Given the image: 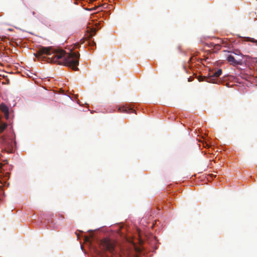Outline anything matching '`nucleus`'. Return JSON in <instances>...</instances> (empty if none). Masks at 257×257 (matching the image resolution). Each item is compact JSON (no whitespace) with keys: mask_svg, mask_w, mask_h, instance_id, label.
<instances>
[{"mask_svg":"<svg viewBox=\"0 0 257 257\" xmlns=\"http://www.w3.org/2000/svg\"><path fill=\"white\" fill-rule=\"evenodd\" d=\"M35 57L48 63H55L71 67L73 70L77 71L79 63L80 54L71 51L66 53L62 49H54L51 47L41 46L38 49Z\"/></svg>","mask_w":257,"mask_h":257,"instance_id":"obj_1","label":"nucleus"},{"mask_svg":"<svg viewBox=\"0 0 257 257\" xmlns=\"http://www.w3.org/2000/svg\"><path fill=\"white\" fill-rule=\"evenodd\" d=\"M114 246L113 241L109 238H103L100 241L99 247L102 250L108 251L112 253L114 250Z\"/></svg>","mask_w":257,"mask_h":257,"instance_id":"obj_2","label":"nucleus"},{"mask_svg":"<svg viewBox=\"0 0 257 257\" xmlns=\"http://www.w3.org/2000/svg\"><path fill=\"white\" fill-rule=\"evenodd\" d=\"M222 74V70L221 69H218L216 72L213 73V74L209 77L205 76H198V80L199 81H205L207 82L212 83H217V81L215 78L219 77Z\"/></svg>","mask_w":257,"mask_h":257,"instance_id":"obj_3","label":"nucleus"},{"mask_svg":"<svg viewBox=\"0 0 257 257\" xmlns=\"http://www.w3.org/2000/svg\"><path fill=\"white\" fill-rule=\"evenodd\" d=\"M226 60L234 66H237L241 64V59L237 60L233 56L229 55L227 56Z\"/></svg>","mask_w":257,"mask_h":257,"instance_id":"obj_4","label":"nucleus"},{"mask_svg":"<svg viewBox=\"0 0 257 257\" xmlns=\"http://www.w3.org/2000/svg\"><path fill=\"white\" fill-rule=\"evenodd\" d=\"M1 111L4 113L6 118H9V109L8 107L4 103H2L0 106Z\"/></svg>","mask_w":257,"mask_h":257,"instance_id":"obj_5","label":"nucleus"},{"mask_svg":"<svg viewBox=\"0 0 257 257\" xmlns=\"http://www.w3.org/2000/svg\"><path fill=\"white\" fill-rule=\"evenodd\" d=\"M120 112H125V113H131L135 111V110L133 109L131 107L128 106H121L118 109Z\"/></svg>","mask_w":257,"mask_h":257,"instance_id":"obj_6","label":"nucleus"},{"mask_svg":"<svg viewBox=\"0 0 257 257\" xmlns=\"http://www.w3.org/2000/svg\"><path fill=\"white\" fill-rule=\"evenodd\" d=\"M89 30H90V32L88 36V37L89 39H90L93 37V36H94L96 34L97 29L96 28H90Z\"/></svg>","mask_w":257,"mask_h":257,"instance_id":"obj_7","label":"nucleus"},{"mask_svg":"<svg viewBox=\"0 0 257 257\" xmlns=\"http://www.w3.org/2000/svg\"><path fill=\"white\" fill-rule=\"evenodd\" d=\"M214 48H213V50L214 51V52H216L219 50H220L221 49V45L219 44H216V45H214Z\"/></svg>","mask_w":257,"mask_h":257,"instance_id":"obj_8","label":"nucleus"},{"mask_svg":"<svg viewBox=\"0 0 257 257\" xmlns=\"http://www.w3.org/2000/svg\"><path fill=\"white\" fill-rule=\"evenodd\" d=\"M7 124H2L0 125V134L2 133L7 127Z\"/></svg>","mask_w":257,"mask_h":257,"instance_id":"obj_9","label":"nucleus"},{"mask_svg":"<svg viewBox=\"0 0 257 257\" xmlns=\"http://www.w3.org/2000/svg\"><path fill=\"white\" fill-rule=\"evenodd\" d=\"M219 42L222 44H224L225 47H227L228 43H227V40L224 39H219Z\"/></svg>","mask_w":257,"mask_h":257,"instance_id":"obj_10","label":"nucleus"},{"mask_svg":"<svg viewBox=\"0 0 257 257\" xmlns=\"http://www.w3.org/2000/svg\"><path fill=\"white\" fill-rule=\"evenodd\" d=\"M246 41H250V42H253V43H257V40H255L253 38H249V37H247L246 38Z\"/></svg>","mask_w":257,"mask_h":257,"instance_id":"obj_11","label":"nucleus"},{"mask_svg":"<svg viewBox=\"0 0 257 257\" xmlns=\"http://www.w3.org/2000/svg\"><path fill=\"white\" fill-rule=\"evenodd\" d=\"M213 45H216V44H214L213 43H210L209 45V47L212 50H213V48L214 47V46H213Z\"/></svg>","mask_w":257,"mask_h":257,"instance_id":"obj_12","label":"nucleus"},{"mask_svg":"<svg viewBox=\"0 0 257 257\" xmlns=\"http://www.w3.org/2000/svg\"><path fill=\"white\" fill-rule=\"evenodd\" d=\"M193 80V78L192 77H190L189 78H188V82H191Z\"/></svg>","mask_w":257,"mask_h":257,"instance_id":"obj_13","label":"nucleus"},{"mask_svg":"<svg viewBox=\"0 0 257 257\" xmlns=\"http://www.w3.org/2000/svg\"><path fill=\"white\" fill-rule=\"evenodd\" d=\"M91 43H92L93 45H95V43L93 41H89V45H91Z\"/></svg>","mask_w":257,"mask_h":257,"instance_id":"obj_14","label":"nucleus"},{"mask_svg":"<svg viewBox=\"0 0 257 257\" xmlns=\"http://www.w3.org/2000/svg\"><path fill=\"white\" fill-rule=\"evenodd\" d=\"M79 46H80V45L79 44H78L76 45L75 48H79Z\"/></svg>","mask_w":257,"mask_h":257,"instance_id":"obj_15","label":"nucleus"},{"mask_svg":"<svg viewBox=\"0 0 257 257\" xmlns=\"http://www.w3.org/2000/svg\"><path fill=\"white\" fill-rule=\"evenodd\" d=\"M3 165L2 164L0 163V169L2 167Z\"/></svg>","mask_w":257,"mask_h":257,"instance_id":"obj_16","label":"nucleus"},{"mask_svg":"<svg viewBox=\"0 0 257 257\" xmlns=\"http://www.w3.org/2000/svg\"><path fill=\"white\" fill-rule=\"evenodd\" d=\"M2 141H3V142H5V139H4V138H3V139H2Z\"/></svg>","mask_w":257,"mask_h":257,"instance_id":"obj_17","label":"nucleus"},{"mask_svg":"<svg viewBox=\"0 0 257 257\" xmlns=\"http://www.w3.org/2000/svg\"><path fill=\"white\" fill-rule=\"evenodd\" d=\"M193 60V58L192 57L190 59V61H191L192 60Z\"/></svg>","mask_w":257,"mask_h":257,"instance_id":"obj_18","label":"nucleus"},{"mask_svg":"<svg viewBox=\"0 0 257 257\" xmlns=\"http://www.w3.org/2000/svg\"><path fill=\"white\" fill-rule=\"evenodd\" d=\"M140 243L141 244H142L143 243V241L142 240L140 241Z\"/></svg>","mask_w":257,"mask_h":257,"instance_id":"obj_19","label":"nucleus"},{"mask_svg":"<svg viewBox=\"0 0 257 257\" xmlns=\"http://www.w3.org/2000/svg\"><path fill=\"white\" fill-rule=\"evenodd\" d=\"M134 112H135V114H137V112H136V111H135H135H134ZM132 113H133V112Z\"/></svg>","mask_w":257,"mask_h":257,"instance_id":"obj_20","label":"nucleus"}]
</instances>
